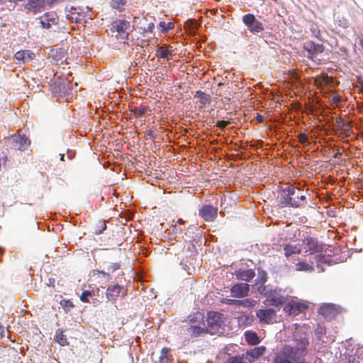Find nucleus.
I'll return each mask as SVG.
<instances>
[{
	"instance_id": "51",
	"label": "nucleus",
	"mask_w": 363,
	"mask_h": 363,
	"mask_svg": "<svg viewBox=\"0 0 363 363\" xmlns=\"http://www.w3.org/2000/svg\"><path fill=\"white\" fill-rule=\"evenodd\" d=\"M341 101V98L340 96H335L333 98V102L334 104H337L339 103L340 101Z\"/></svg>"
},
{
	"instance_id": "30",
	"label": "nucleus",
	"mask_w": 363,
	"mask_h": 363,
	"mask_svg": "<svg viewBox=\"0 0 363 363\" xmlns=\"http://www.w3.org/2000/svg\"><path fill=\"white\" fill-rule=\"evenodd\" d=\"M284 255L286 257L294 255L300 254L301 252V247L298 245H286L284 247Z\"/></svg>"
},
{
	"instance_id": "2",
	"label": "nucleus",
	"mask_w": 363,
	"mask_h": 363,
	"mask_svg": "<svg viewBox=\"0 0 363 363\" xmlns=\"http://www.w3.org/2000/svg\"><path fill=\"white\" fill-rule=\"evenodd\" d=\"M307 203L306 194L293 185H287L279 192L280 208H303Z\"/></svg>"
},
{
	"instance_id": "49",
	"label": "nucleus",
	"mask_w": 363,
	"mask_h": 363,
	"mask_svg": "<svg viewBox=\"0 0 363 363\" xmlns=\"http://www.w3.org/2000/svg\"><path fill=\"white\" fill-rule=\"evenodd\" d=\"M174 231L176 234H181L182 232V229L180 227L175 225L174 227Z\"/></svg>"
},
{
	"instance_id": "34",
	"label": "nucleus",
	"mask_w": 363,
	"mask_h": 363,
	"mask_svg": "<svg viewBox=\"0 0 363 363\" xmlns=\"http://www.w3.org/2000/svg\"><path fill=\"white\" fill-rule=\"evenodd\" d=\"M126 4V0H113L111 1V6L120 11H123Z\"/></svg>"
},
{
	"instance_id": "35",
	"label": "nucleus",
	"mask_w": 363,
	"mask_h": 363,
	"mask_svg": "<svg viewBox=\"0 0 363 363\" xmlns=\"http://www.w3.org/2000/svg\"><path fill=\"white\" fill-rule=\"evenodd\" d=\"M159 26L162 33H167L168 30H172L174 28V24L172 22H169L168 23H166L164 21H161L159 23Z\"/></svg>"
},
{
	"instance_id": "40",
	"label": "nucleus",
	"mask_w": 363,
	"mask_h": 363,
	"mask_svg": "<svg viewBox=\"0 0 363 363\" xmlns=\"http://www.w3.org/2000/svg\"><path fill=\"white\" fill-rule=\"evenodd\" d=\"M325 328L324 327H322L321 325H318L315 330V335L318 336V337L319 339L321 338V337L325 334Z\"/></svg>"
},
{
	"instance_id": "60",
	"label": "nucleus",
	"mask_w": 363,
	"mask_h": 363,
	"mask_svg": "<svg viewBox=\"0 0 363 363\" xmlns=\"http://www.w3.org/2000/svg\"><path fill=\"white\" fill-rule=\"evenodd\" d=\"M223 84L222 82H219L218 85V86H221V85H223Z\"/></svg>"
},
{
	"instance_id": "59",
	"label": "nucleus",
	"mask_w": 363,
	"mask_h": 363,
	"mask_svg": "<svg viewBox=\"0 0 363 363\" xmlns=\"http://www.w3.org/2000/svg\"><path fill=\"white\" fill-rule=\"evenodd\" d=\"M64 158H65V155H61V157H60V160H61L62 161H64V160H65V159H64Z\"/></svg>"
},
{
	"instance_id": "55",
	"label": "nucleus",
	"mask_w": 363,
	"mask_h": 363,
	"mask_svg": "<svg viewBox=\"0 0 363 363\" xmlns=\"http://www.w3.org/2000/svg\"><path fill=\"white\" fill-rule=\"evenodd\" d=\"M235 306H241V300H236Z\"/></svg>"
},
{
	"instance_id": "8",
	"label": "nucleus",
	"mask_w": 363,
	"mask_h": 363,
	"mask_svg": "<svg viewBox=\"0 0 363 363\" xmlns=\"http://www.w3.org/2000/svg\"><path fill=\"white\" fill-rule=\"evenodd\" d=\"M318 313L327 320H333L341 313V308L333 303H323L318 310Z\"/></svg>"
},
{
	"instance_id": "50",
	"label": "nucleus",
	"mask_w": 363,
	"mask_h": 363,
	"mask_svg": "<svg viewBox=\"0 0 363 363\" xmlns=\"http://www.w3.org/2000/svg\"><path fill=\"white\" fill-rule=\"evenodd\" d=\"M260 278L263 282H265L267 281V273L263 271L260 274Z\"/></svg>"
},
{
	"instance_id": "31",
	"label": "nucleus",
	"mask_w": 363,
	"mask_h": 363,
	"mask_svg": "<svg viewBox=\"0 0 363 363\" xmlns=\"http://www.w3.org/2000/svg\"><path fill=\"white\" fill-rule=\"evenodd\" d=\"M170 350L167 347H163L160 352V356L159 359L160 363H170L171 356L169 354Z\"/></svg>"
},
{
	"instance_id": "9",
	"label": "nucleus",
	"mask_w": 363,
	"mask_h": 363,
	"mask_svg": "<svg viewBox=\"0 0 363 363\" xmlns=\"http://www.w3.org/2000/svg\"><path fill=\"white\" fill-rule=\"evenodd\" d=\"M256 315L261 323L270 325L277 322V313L273 308L259 309L256 312Z\"/></svg>"
},
{
	"instance_id": "57",
	"label": "nucleus",
	"mask_w": 363,
	"mask_h": 363,
	"mask_svg": "<svg viewBox=\"0 0 363 363\" xmlns=\"http://www.w3.org/2000/svg\"><path fill=\"white\" fill-rule=\"evenodd\" d=\"M178 223H179V224H184V221L183 220V219H182V218H179V219L178 220Z\"/></svg>"
},
{
	"instance_id": "7",
	"label": "nucleus",
	"mask_w": 363,
	"mask_h": 363,
	"mask_svg": "<svg viewBox=\"0 0 363 363\" xmlns=\"http://www.w3.org/2000/svg\"><path fill=\"white\" fill-rule=\"evenodd\" d=\"M69 13L67 14V18L72 21L75 23H86L87 19H91L89 14L83 11V9L80 7L70 6L69 9L67 7Z\"/></svg>"
},
{
	"instance_id": "53",
	"label": "nucleus",
	"mask_w": 363,
	"mask_h": 363,
	"mask_svg": "<svg viewBox=\"0 0 363 363\" xmlns=\"http://www.w3.org/2000/svg\"><path fill=\"white\" fill-rule=\"evenodd\" d=\"M323 79L326 82V83H328L330 82V81H332V79L329 77H328L327 75H323Z\"/></svg>"
},
{
	"instance_id": "19",
	"label": "nucleus",
	"mask_w": 363,
	"mask_h": 363,
	"mask_svg": "<svg viewBox=\"0 0 363 363\" xmlns=\"http://www.w3.org/2000/svg\"><path fill=\"white\" fill-rule=\"evenodd\" d=\"M35 57L34 52L29 50H22L16 52L14 55L16 63H25L27 61L33 60Z\"/></svg>"
},
{
	"instance_id": "18",
	"label": "nucleus",
	"mask_w": 363,
	"mask_h": 363,
	"mask_svg": "<svg viewBox=\"0 0 363 363\" xmlns=\"http://www.w3.org/2000/svg\"><path fill=\"white\" fill-rule=\"evenodd\" d=\"M121 294L123 296L125 295L123 287L118 284H115L113 286H109L107 288L106 296L108 301H115Z\"/></svg>"
},
{
	"instance_id": "58",
	"label": "nucleus",
	"mask_w": 363,
	"mask_h": 363,
	"mask_svg": "<svg viewBox=\"0 0 363 363\" xmlns=\"http://www.w3.org/2000/svg\"><path fill=\"white\" fill-rule=\"evenodd\" d=\"M315 83L316 84H320V82L319 81V79H315Z\"/></svg>"
},
{
	"instance_id": "27",
	"label": "nucleus",
	"mask_w": 363,
	"mask_h": 363,
	"mask_svg": "<svg viewBox=\"0 0 363 363\" xmlns=\"http://www.w3.org/2000/svg\"><path fill=\"white\" fill-rule=\"evenodd\" d=\"M244 335L245 341L250 345H256L260 342V339L255 331L247 330Z\"/></svg>"
},
{
	"instance_id": "11",
	"label": "nucleus",
	"mask_w": 363,
	"mask_h": 363,
	"mask_svg": "<svg viewBox=\"0 0 363 363\" xmlns=\"http://www.w3.org/2000/svg\"><path fill=\"white\" fill-rule=\"evenodd\" d=\"M308 304L304 301H291L286 304L284 311L289 315H297L305 312L308 308Z\"/></svg>"
},
{
	"instance_id": "6",
	"label": "nucleus",
	"mask_w": 363,
	"mask_h": 363,
	"mask_svg": "<svg viewBox=\"0 0 363 363\" xmlns=\"http://www.w3.org/2000/svg\"><path fill=\"white\" fill-rule=\"evenodd\" d=\"M242 21L247 26L248 30L254 35H257L264 30L263 23L257 20L255 16L252 13H248L243 16Z\"/></svg>"
},
{
	"instance_id": "13",
	"label": "nucleus",
	"mask_w": 363,
	"mask_h": 363,
	"mask_svg": "<svg viewBox=\"0 0 363 363\" xmlns=\"http://www.w3.org/2000/svg\"><path fill=\"white\" fill-rule=\"evenodd\" d=\"M199 215L206 221H213L218 216V208L210 204L203 205L199 210Z\"/></svg>"
},
{
	"instance_id": "21",
	"label": "nucleus",
	"mask_w": 363,
	"mask_h": 363,
	"mask_svg": "<svg viewBox=\"0 0 363 363\" xmlns=\"http://www.w3.org/2000/svg\"><path fill=\"white\" fill-rule=\"evenodd\" d=\"M201 319L202 323H201L202 325H191L187 328L188 333L191 336L194 337H197L201 336V335L208 333V330L205 325L204 321H203V315H201Z\"/></svg>"
},
{
	"instance_id": "12",
	"label": "nucleus",
	"mask_w": 363,
	"mask_h": 363,
	"mask_svg": "<svg viewBox=\"0 0 363 363\" xmlns=\"http://www.w3.org/2000/svg\"><path fill=\"white\" fill-rule=\"evenodd\" d=\"M130 23L125 20H119L116 21L112 25V30L117 33L116 37L122 39H126L128 35Z\"/></svg>"
},
{
	"instance_id": "28",
	"label": "nucleus",
	"mask_w": 363,
	"mask_h": 363,
	"mask_svg": "<svg viewBox=\"0 0 363 363\" xmlns=\"http://www.w3.org/2000/svg\"><path fill=\"white\" fill-rule=\"evenodd\" d=\"M194 97L199 99V101L202 106L210 104L211 102V95L201 90L196 92Z\"/></svg>"
},
{
	"instance_id": "1",
	"label": "nucleus",
	"mask_w": 363,
	"mask_h": 363,
	"mask_svg": "<svg viewBox=\"0 0 363 363\" xmlns=\"http://www.w3.org/2000/svg\"><path fill=\"white\" fill-rule=\"evenodd\" d=\"M296 341V347L284 345L281 350L274 357V363H308L306 361H298L307 354V347L309 345L308 338L306 334L301 335L298 337L295 335Z\"/></svg>"
},
{
	"instance_id": "45",
	"label": "nucleus",
	"mask_w": 363,
	"mask_h": 363,
	"mask_svg": "<svg viewBox=\"0 0 363 363\" xmlns=\"http://www.w3.org/2000/svg\"><path fill=\"white\" fill-rule=\"evenodd\" d=\"M94 274H101L104 277H106L108 279H110V274L108 272H106L102 270L95 269L93 271Z\"/></svg>"
},
{
	"instance_id": "37",
	"label": "nucleus",
	"mask_w": 363,
	"mask_h": 363,
	"mask_svg": "<svg viewBox=\"0 0 363 363\" xmlns=\"http://www.w3.org/2000/svg\"><path fill=\"white\" fill-rule=\"evenodd\" d=\"M225 363H246L243 355L240 356H233L229 357Z\"/></svg>"
},
{
	"instance_id": "56",
	"label": "nucleus",
	"mask_w": 363,
	"mask_h": 363,
	"mask_svg": "<svg viewBox=\"0 0 363 363\" xmlns=\"http://www.w3.org/2000/svg\"><path fill=\"white\" fill-rule=\"evenodd\" d=\"M8 1L11 3H17L18 1H22L23 0H8Z\"/></svg>"
},
{
	"instance_id": "29",
	"label": "nucleus",
	"mask_w": 363,
	"mask_h": 363,
	"mask_svg": "<svg viewBox=\"0 0 363 363\" xmlns=\"http://www.w3.org/2000/svg\"><path fill=\"white\" fill-rule=\"evenodd\" d=\"M54 339L61 346H67L69 345L66 336L64 335L62 330L57 329L55 331Z\"/></svg>"
},
{
	"instance_id": "32",
	"label": "nucleus",
	"mask_w": 363,
	"mask_h": 363,
	"mask_svg": "<svg viewBox=\"0 0 363 363\" xmlns=\"http://www.w3.org/2000/svg\"><path fill=\"white\" fill-rule=\"evenodd\" d=\"M296 269L297 271H305V272H312L313 271L314 268L313 266V263L309 264L306 262H298L296 264Z\"/></svg>"
},
{
	"instance_id": "23",
	"label": "nucleus",
	"mask_w": 363,
	"mask_h": 363,
	"mask_svg": "<svg viewBox=\"0 0 363 363\" xmlns=\"http://www.w3.org/2000/svg\"><path fill=\"white\" fill-rule=\"evenodd\" d=\"M174 50L171 46L162 45L157 48L155 56L158 58L166 59L167 61L173 55Z\"/></svg>"
},
{
	"instance_id": "44",
	"label": "nucleus",
	"mask_w": 363,
	"mask_h": 363,
	"mask_svg": "<svg viewBox=\"0 0 363 363\" xmlns=\"http://www.w3.org/2000/svg\"><path fill=\"white\" fill-rule=\"evenodd\" d=\"M297 138L298 139L299 143H305L308 141V135L304 133H301L297 135Z\"/></svg>"
},
{
	"instance_id": "38",
	"label": "nucleus",
	"mask_w": 363,
	"mask_h": 363,
	"mask_svg": "<svg viewBox=\"0 0 363 363\" xmlns=\"http://www.w3.org/2000/svg\"><path fill=\"white\" fill-rule=\"evenodd\" d=\"M241 306L246 307V308H253L256 303L257 301L252 298H246L244 300H241Z\"/></svg>"
},
{
	"instance_id": "52",
	"label": "nucleus",
	"mask_w": 363,
	"mask_h": 363,
	"mask_svg": "<svg viewBox=\"0 0 363 363\" xmlns=\"http://www.w3.org/2000/svg\"><path fill=\"white\" fill-rule=\"evenodd\" d=\"M196 229V227L194 226H191L188 228L187 230V232L185 233L186 235H188L189 234H190L191 233H192L194 231V230Z\"/></svg>"
},
{
	"instance_id": "42",
	"label": "nucleus",
	"mask_w": 363,
	"mask_h": 363,
	"mask_svg": "<svg viewBox=\"0 0 363 363\" xmlns=\"http://www.w3.org/2000/svg\"><path fill=\"white\" fill-rule=\"evenodd\" d=\"M60 304L64 308L67 309H70L74 307L73 303L69 300L64 299L61 301Z\"/></svg>"
},
{
	"instance_id": "47",
	"label": "nucleus",
	"mask_w": 363,
	"mask_h": 363,
	"mask_svg": "<svg viewBox=\"0 0 363 363\" xmlns=\"http://www.w3.org/2000/svg\"><path fill=\"white\" fill-rule=\"evenodd\" d=\"M264 116L259 113L257 115L255 118L257 123H262L264 121Z\"/></svg>"
},
{
	"instance_id": "41",
	"label": "nucleus",
	"mask_w": 363,
	"mask_h": 363,
	"mask_svg": "<svg viewBox=\"0 0 363 363\" xmlns=\"http://www.w3.org/2000/svg\"><path fill=\"white\" fill-rule=\"evenodd\" d=\"M106 228V224L105 221H99L98 228L95 230L96 234H101Z\"/></svg>"
},
{
	"instance_id": "16",
	"label": "nucleus",
	"mask_w": 363,
	"mask_h": 363,
	"mask_svg": "<svg viewBox=\"0 0 363 363\" xmlns=\"http://www.w3.org/2000/svg\"><path fill=\"white\" fill-rule=\"evenodd\" d=\"M249 291L250 286L246 283L236 284L230 288L231 296L234 298H244L248 295Z\"/></svg>"
},
{
	"instance_id": "3",
	"label": "nucleus",
	"mask_w": 363,
	"mask_h": 363,
	"mask_svg": "<svg viewBox=\"0 0 363 363\" xmlns=\"http://www.w3.org/2000/svg\"><path fill=\"white\" fill-rule=\"evenodd\" d=\"M184 257L181 260V265L183 269L186 270L188 274H191L195 272L196 267H199V263L196 259L197 252L196 246L191 245L189 246L187 250L183 252Z\"/></svg>"
},
{
	"instance_id": "62",
	"label": "nucleus",
	"mask_w": 363,
	"mask_h": 363,
	"mask_svg": "<svg viewBox=\"0 0 363 363\" xmlns=\"http://www.w3.org/2000/svg\"><path fill=\"white\" fill-rule=\"evenodd\" d=\"M362 89H363V83L362 84Z\"/></svg>"
},
{
	"instance_id": "4",
	"label": "nucleus",
	"mask_w": 363,
	"mask_h": 363,
	"mask_svg": "<svg viewBox=\"0 0 363 363\" xmlns=\"http://www.w3.org/2000/svg\"><path fill=\"white\" fill-rule=\"evenodd\" d=\"M30 140L26 135L14 134L7 138L6 144L11 150L23 152L30 145Z\"/></svg>"
},
{
	"instance_id": "26",
	"label": "nucleus",
	"mask_w": 363,
	"mask_h": 363,
	"mask_svg": "<svg viewBox=\"0 0 363 363\" xmlns=\"http://www.w3.org/2000/svg\"><path fill=\"white\" fill-rule=\"evenodd\" d=\"M237 320L240 327L245 328L252 325L254 321V317L251 314L240 313Z\"/></svg>"
},
{
	"instance_id": "43",
	"label": "nucleus",
	"mask_w": 363,
	"mask_h": 363,
	"mask_svg": "<svg viewBox=\"0 0 363 363\" xmlns=\"http://www.w3.org/2000/svg\"><path fill=\"white\" fill-rule=\"evenodd\" d=\"M120 267H121V264L119 262H114L108 266V270L111 272H114L115 271L119 269Z\"/></svg>"
},
{
	"instance_id": "20",
	"label": "nucleus",
	"mask_w": 363,
	"mask_h": 363,
	"mask_svg": "<svg viewBox=\"0 0 363 363\" xmlns=\"http://www.w3.org/2000/svg\"><path fill=\"white\" fill-rule=\"evenodd\" d=\"M45 6V0H28L25 9L34 14L41 12Z\"/></svg>"
},
{
	"instance_id": "14",
	"label": "nucleus",
	"mask_w": 363,
	"mask_h": 363,
	"mask_svg": "<svg viewBox=\"0 0 363 363\" xmlns=\"http://www.w3.org/2000/svg\"><path fill=\"white\" fill-rule=\"evenodd\" d=\"M304 252L310 255L320 252L322 250V246L318 244L316 239L307 237L303 241Z\"/></svg>"
},
{
	"instance_id": "10",
	"label": "nucleus",
	"mask_w": 363,
	"mask_h": 363,
	"mask_svg": "<svg viewBox=\"0 0 363 363\" xmlns=\"http://www.w3.org/2000/svg\"><path fill=\"white\" fill-rule=\"evenodd\" d=\"M303 48L308 52L306 57L311 60H314L316 55L322 53L325 50L323 44L315 43L313 40L306 42L303 44Z\"/></svg>"
},
{
	"instance_id": "39",
	"label": "nucleus",
	"mask_w": 363,
	"mask_h": 363,
	"mask_svg": "<svg viewBox=\"0 0 363 363\" xmlns=\"http://www.w3.org/2000/svg\"><path fill=\"white\" fill-rule=\"evenodd\" d=\"M311 32V36L315 38L320 40H322L321 33L320 30L316 26H312L310 28Z\"/></svg>"
},
{
	"instance_id": "36",
	"label": "nucleus",
	"mask_w": 363,
	"mask_h": 363,
	"mask_svg": "<svg viewBox=\"0 0 363 363\" xmlns=\"http://www.w3.org/2000/svg\"><path fill=\"white\" fill-rule=\"evenodd\" d=\"M131 111L136 117H140L146 113L147 108L145 106H141L139 107H134L133 109H131Z\"/></svg>"
},
{
	"instance_id": "5",
	"label": "nucleus",
	"mask_w": 363,
	"mask_h": 363,
	"mask_svg": "<svg viewBox=\"0 0 363 363\" xmlns=\"http://www.w3.org/2000/svg\"><path fill=\"white\" fill-rule=\"evenodd\" d=\"M207 326L208 333L215 334L223 325V315L218 312L210 311L207 314Z\"/></svg>"
},
{
	"instance_id": "54",
	"label": "nucleus",
	"mask_w": 363,
	"mask_h": 363,
	"mask_svg": "<svg viewBox=\"0 0 363 363\" xmlns=\"http://www.w3.org/2000/svg\"><path fill=\"white\" fill-rule=\"evenodd\" d=\"M41 23L43 25V27L45 28H49L50 26V24L49 23H45L43 21H41Z\"/></svg>"
},
{
	"instance_id": "61",
	"label": "nucleus",
	"mask_w": 363,
	"mask_h": 363,
	"mask_svg": "<svg viewBox=\"0 0 363 363\" xmlns=\"http://www.w3.org/2000/svg\"><path fill=\"white\" fill-rule=\"evenodd\" d=\"M3 4L2 1H1V0H0V4Z\"/></svg>"
},
{
	"instance_id": "22",
	"label": "nucleus",
	"mask_w": 363,
	"mask_h": 363,
	"mask_svg": "<svg viewBox=\"0 0 363 363\" xmlns=\"http://www.w3.org/2000/svg\"><path fill=\"white\" fill-rule=\"evenodd\" d=\"M138 21H136L138 28L142 31V33H152L155 27L153 22H148V19L145 17L141 18H137Z\"/></svg>"
},
{
	"instance_id": "15",
	"label": "nucleus",
	"mask_w": 363,
	"mask_h": 363,
	"mask_svg": "<svg viewBox=\"0 0 363 363\" xmlns=\"http://www.w3.org/2000/svg\"><path fill=\"white\" fill-rule=\"evenodd\" d=\"M70 82L68 79H60L55 82L52 91L59 96L65 95L70 91Z\"/></svg>"
},
{
	"instance_id": "24",
	"label": "nucleus",
	"mask_w": 363,
	"mask_h": 363,
	"mask_svg": "<svg viewBox=\"0 0 363 363\" xmlns=\"http://www.w3.org/2000/svg\"><path fill=\"white\" fill-rule=\"evenodd\" d=\"M284 298L276 292L270 293L266 298L264 303L269 306H279L283 304Z\"/></svg>"
},
{
	"instance_id": "25",
	"label": "nucleus",
	"mask_w": 363,
	"mask_h": 363,
	"mask_svg": "<svg viewBox=\"0 0 363 363\" xmlns=\"http://www.w3.org/2000/svg\"><path fill=\"white\" fill-rule=\"evenodd\" d=\"M235 274L238 279L250 281H251L255 276V272L253 269H238L235 272Z\"/></svg>"
},
{
	"instance_id": "33",
	"label": "nucleus",
	"mask_w": 363,
	"mask_h": 363,
	"mask_svg": "<svg viewBox=\"0 0 363 363\" xmlns=\"http://www.w3.org/2000/svg\"><path fill=\"white\" fill-rule=\"evenodd\" d=\"M94 296H96L94 290H85L82 293L80 296V300L84 303H89L90 301L89 297Z\"/></svg>"
},
{
	"instance_id": "17",
	"label": "nucleus",
	"mask_w": 363,
	"mask_h": 363,
	"mask_svg": "<svg viewBox=\"0 0 363 363\" xmlns=\"http://www.w3.org/2000/svg\"><path fill=\"white\" fill-rule=\"evenodd\" d=\"M266 351L264 346L255 347L252 349L248 350L245 354H242L246 363H252L255 359L260 357Z\"/></svg>"
},
{
	"instance_id": "48",
	"label": "nucleus",
	"mask_w": 363,
	"mask_h": 363,
	"mask_svg": "<svg viewBox=\"0 0 363 363\" xmlns=\"http://www.w3.org/2000/svg\"><path fill=\"white\" fill-rule=\"evenodd\" d=\"M236 300L237 299H226L225 303L228 305H235V303H237Z\"/></svg>"
},
{
	"instance_id": "46",
	"label": "nucleus",
	"mask_w": 363,
	"mask_h": 363,
	"mask_svg": "<svg viewBox=\"0 0 363 363\" xmlns=\"http://www.w3.org/2000/svg\"><path fill=\"white\" fill-rule=\"evenodd\" d=\"M228 124H230L229 121H218L216 123V126L220 128H225Z\"/></svg>"
}]
</instances>
